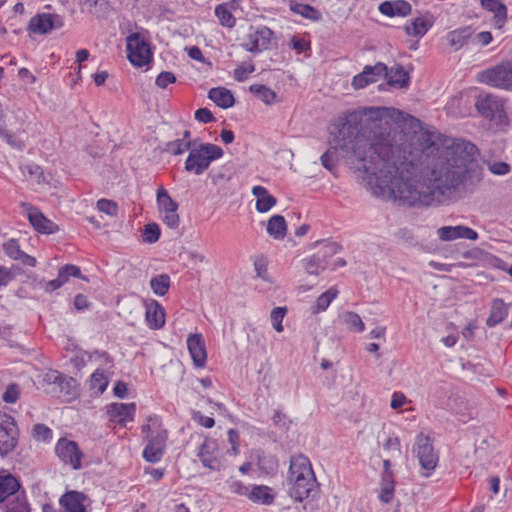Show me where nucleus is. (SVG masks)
I'll list each match as a JSON object with an SVG mask.
<instances>
[{
    "instance_id": "f257e3e1",
    "label": "nucleus",
    "mask_w": 512,
    "mask_h": 512,
    "mask_svg": "<svg viewBox=\"0 0 512 512\" xmlns=\"http://www.w3.org/2000/svg\"><path fill=\"white\" fill-rule=\"evenodd\" d=\"M363 113L349 111L339 117L330 132L333 146L320 160L324 168H336V153L357 161L372 193L409 206L441 204L459 191L469 176V166L477 147L464 139L446 136L437 130L415 134L414 149L420 153L416 162L402 160L389 144V135L361 126ZM411 127L421 122L408 115ZM398 153L400 151H397Z\"/></svg>"
},
{
    "instance_id": "f03ea898",
    "label": "nucleus",
    "mask_w": 512,
    "mask_h": 512,
    "mask_svg": "<svg viewBox=\"0 0 512 512\" xmlns=\"http://www.w3.org/2000/svg\"><path fill=\"white\" fill-rule=\"evenodd\" d=\"M222 156L223 150L220 146L211 143H201L198 139H194L184 168L187 172L201 175L209 168L213 161Z\"/></svg>"
},
{
    "instance_id": "7ed1b4c3",
    "label": "nucleus",
    "mask_w": 512,
    "mask_h": 512,
    "mask_svg": "<svg viewBox=\"0 0 512 512\" xmlns=\"http://www.w3.org/2000/svg\"><path fill=\"white\" fill-rule=\"evenodd\" d=\"M476 80L491 87L512 90V61H503L493 67L480 71Z\"/></svg>"
},
{
    "instance_id": "20e7f679",
    "label": "nucleus",
    "mask_w": 512,
    "mask_h": 512,
    "mask_svg": "<svg viewBox=\"0 0 512 512\" xmlns=\"http://www.w3.org/2000/svg\"><path fill=\"white\" fill-rule=\"evenodd\" d=\"M127 57L131 64L142 67L152 59L150 44L140 32H133L126 38Z\"/></svg>"
},
{
    "instance_id": "39448f33",
    "label": "nucleus",
    "mask_w": 512,
    "mask_h": 512,
    "mask_svg": "<svg viewBox=\"0 0 512 512\" xmlns=\"http://www.w3.org/2000/svg\"><path fill=\"white\" fill-rule=\"evenodd\" d=\"M413 452L419 460L424 476H429L436 468L438 463V454L435 452L432 440L423 433L417 435Z\"/></svg>"
},
{
    "instance_id": "423d86ee",
    "label": "nucleus",
    "mask_w": 512,
    "mask_h": 512,
    "mask_svg": "<svg viewBox=\"0 0 512 512\" xmlns=\"http://www.w3.org/2000/svg\"><path fill=\"white\" fill-rule=\"evenodd\" d=\"M274 32L267 26H250L248 33L243 37L241 46L250 53H260L270 46Z\"/></svg>"
},
{
    "instance_id": "0eeeda50",
    "label": "nucleus",
    "mask_w": 512,
    "mask_h": 512,
    "mask_svg": "<svg viewBox=\"0 0 512 512\" xmlns=\"http://www.w3.org/2000/svg\"><path fill=\"white\" fill-rule=\"evenodd\" d=\"M197 457L201 464L211 471H220L224 467L219 444L217 440L213 438L207 437L204 439L199 447Z\"/></svg>"
},
{
    "instance_id": "6e6552de",
    "label": "nucleus",
    "mask_w": 512,
    "mask_h": 512,
    "mask_svg": "<svg viewBox=\"0 0 512 512\" xmlns=\"http://www.w3.org/2000/svg\"><path fill=\"white\" fill-rule=\"evenodd\" d=\"M18 442V428L14 418L0 414V455L6 456L14 450Z\"/></svg>"
},
{
    "instance_id": "1a4fd4ad",
    "label": "nucleus",
    "mask_w": 512,
    "mask_h": 512,
    "mask_svg": "<svg viewBox=\"0 0 512 512\" xmlns=\"http://www.w3.org/2000/svg\"><path fill=\"white\" fill-rule=\"evenodd\" d=\"M167 437V431L160 426L147 436V444L143 450V457L147 462L157 463L162 459Z\"/></svg>"
},
{
    "instance_id": "9d476101",
    "label": "nucleus",
    "mask_w": 512,
    "mask_h": 512,
    "mask_svg": "<svg viewBox=\"0 0 512 512\" xmlns=\"http://www.w3.org/2000/svg\"><path fill=\"white\" fill-rule=\"evenodd\" d=\"M55 453L64 464L70 465L72 469L81 468L83 453L75 441L60 438L56 443Z\"/></svg>"
},
{
    "instance_id": "9b49d317",
    "label": "nucleus",
    "mask_w": 512,
    "mask_h": 512,
    "mask_svg": "<svg viewBox=\"0 0 512 512\" xmlns=\"http://www.w3.org/2000/svg\"><path fill=\"white\" fill-rule=\"evenodd\" d=\"M385 74H387V66L384 63L378 62L373 66L367 65L361 73L353 77L352 86L355 89L365 88L367 85L377 82Z\"/></svg>"
},
{
    "instance_id": "f8f14e48",
    "label": "nucleus",
    "mask_w": 512,
    "mask_h": 512,
    "mask_svg": "<svg viewBox=\"0 0 512 512\" xmlns=\"http://www.w3.org/2000/svg\"><path fill=\"white\" fill-rule=\"evenodd\" d=\"M289 485V495L296 501L302 502L304 499L314 497L317 492V481L315 475L301 478Z\"/></svg>"
},
{
    "instance_id": "ddd939ff",
    "label": "nucleus",
    "mask_w": 512,
    "mask_h": 512,
    "mask_svg": "<svg viewBox=\"0 0 512 512\" xmlns=\"http://www.w3.org/2000/svg\"><path fill=\"white\" fill-rule=\"evenodd\" d=\"M60 26H62V21L59 16L49 13H39L30 19L28 30L35 34L44 35Z\"/></svg>"
},
{
    "instance_id": "4468645a",
    "label": "nucleus",
    "mask_w": 512,
    "mask_h": 512,
    "mask_svg": "<svg viewBox=\"0 0 512 512\" xmlns=\"http://www.w3.org/2000/svg\"><path fill=\"white\" fill-rule=\"evenodd\" d=\"M23 207L25 208L29 222L37 232L53 234L58 231V226L53 221L47 219L39 209L28 204H23Z\"/></svg>"
},
{
    "instance_id": "2eb2a0df",
    "label": "nucleus",
    "mask_w": 512,
    "mask_h": 512,
    "mask_svg": "<svg viewBox=\"0 0 512 512\" xmlns=\"http://www.w3.org/2000/svg\"><path fill=\"white\" fill-rule=\"evenodd\" d=\"M314 475L310 460L300 454L290 458L287 482L293 483L301 478Z\"/></svg>"
},
{
    "instance_id": "dca6fc26",
    "label": "nucleus",
    "mask_w": 512,
    "mask_h": 512,
    "mask_svg": "<svg viewBox=\"0 0 512 512\" xmlns=\"http://www.w3.org/2000/svg\"><path fill=\"white\" fill-rule=\"evenodd\" d=\"M437 234L442 241H454L457 239H468L475 241L478 239V233L470 227L457 225V226H443L437 230Z\"/></svg>"
},
{
    "instance_id": "f3484780",
    "label": "nucleus",
    "mask_w": 512,
    "mask_h": 512,
    "mask_svg": "<svg viewBox=\"0 0 512 512\" xmlns=\"http://www.w3.org/2000/svg\"><path fill=\"white\" fill-rule=\"evenodd\" d=\"M187 347L196 367H204L207 360L205 342L201 334H191L187 338Z\"/></svg>"
},
{
    "instance_id": "a211bd4d",
    "label": "nucleus",
    "mask_w": 512,
    "mask_h": 512,
    "mask_svg": "<svg viewBox=\"0 0 512 512\" xmlns=\"http://www.w3.org/2000/svg\"><path fill=\"white\" fill-rule=\"evenodd\" d=\"M136 411L135 403H112L107 406V414L111 421L125 426L128 421H132Z\"/></svg>"
},
{
    "instance_id": "6ab92c4d",
    "label": "nucleus",
    "mask_w": 512,
    "mask_h": 512,
    "mask_svg": "<svg viewBox=\"0 0 512 512\" xmlns=\"http://www.w3.org/2000/svg\"><path fill=\"white\" fill-rule=\"evenodd\" d=\"M477 111L485 118L493 119L502 109V103L491 94L479 95L475 102Z\"/></svg>"
},
{
    "instance_id": "aec40b11",
    "label": "nucleus",
    "mask_w": 512,
    "mask_h": 512,
    "mask_svg": "<svg viewBox=\"0 0 512 512\" xmlns=\"http://www.w3.org/2000/svg\"><path fill=\"white\" fill-rule=\"evenodd\" d=\"M85 498L83 493L72 490L61 496L59 504L65 512H86Z\"/></svg>"
},
{
    "instance_id": "412c9836",
    "label": "nucleus",
    "mask_w": 512,
    "mask_h": 512,
    "mask_svg": "<svg viewBox=\"0 0 512 512\" xmlns=\"http://www.w3.org/2000/svg\"><path fill=\"white\" fill-rule=\"evenodd\" d=\"M432 26L433 18L426 14L412 19L409 24L405 25L404 30L408 36L423 37Z\"/></svg>"
},
{
    "instance_id": "4be33fe9",
    "label": "nucleus",
    "mask_w": 512,
    "mask_h": 512,
    "mask_svg": "<svg viewBox=\"0 0 512 512\" xmlns=\"http://www.w3.org/2000/svg\"><path fill=\"white\" fill-rule=\"evenodd\" d=\"M145 318L151 329H160L165 324L164 308L156 301L146 307Z\"/></svg>"
},
{
    "instance_id": "5701e85b",
    "label": "nucleus",
    "mask_w": 512,
    "mask_h": 512,
    "mask_svg": "<svg viewBox=\"0 0 512 512\" xmlns=\"http://www.w3.org/2000/svg\"><path fill=\"white\" fill-rule=\"evenodd\" d=\"M252 194L256 197V210L260 213L268 212L276 205V198L269 194L268 190L263 186H254Z\"/></svg>"
},
{
    "instance_id": "b1692460",
    "label": "nucleus",
    "mask_w": 512,
    "mask_h": 512,
    "mask_svg": "<svg viewBox=\"0 0 512 512\" xmlns=\"http://www.w3.org/2000/svg\"><path fill=\"white\" fill-rule=\"evenodd\" d=\"M21 488L19 480L12 474L0 475V503L16 495Z\"/></svg>"
},
{
    "instance_id": "393cba45",
    "label": "nucleus",
    "mask_w": 512,
    "mask_h": 512,
    "mask_svg": "<svg viewBox=\"0 0 512 512\" xmlns=\"http://www.w3.org/2000/svg\"><path fill=\"white\" fill-rule=\"evenodd\" d=\"M450 389L447 384H436L432 387L429 398L434 406L441 409H450Z\"/></svg>"
},
{
    "instance_id": "a878e982",
    "label": "nucleus",
    "mask_w": 512,
    "mask_h": 512,
    "mask_svg": "<svg viewBox=\"0 0 512 512\" xmlns=\"http://www.w3.org/2000/svg\"><path fill=\"white\" fill-rule=\"evenodd\" d=\"M208 98L223 109L230 108L235 103L232 92L224 87L211 88L208 92Z\"/></svg>"
},
{
    "instance_id": "bb28decb",
    "label": "nucleus",
    "mask_w": 512,
    "mask_h": 512,
    "mask_svg": "<svg viewBox=\"0 0 512 512\" xmlns=\"http://www.w3.org/2000/svg\"><path fill=\"white\" fill-rule=\"evenodd\" d=\"M484 9L494 13L495 24L500 28L506 22L507 8L498 0H480Z\"/></svg>"
},
{
    "instance_id": "cd10ccee",
    "label": "nucleus",
    "mask_w": 512,
    "mask_h": 512,
    "mask_svg": "<svg viewBox=\"0 0 512 512\" xmlns=\"http://www.w3.org/2000/svg\"><path fill=\"white\" fill-rule=\"evenodd\" d=\"M289 7L292 12L301 15L305 19L312 21H320L322 19L321 12L309 4L291 0Z\"/></svg>"
},
{
    "instance_id": "c85d7f7f",
    "label": "nucleus",
    "mask_w": 512,
    "mask_h": 512,
    "mask_svg": "<svg viewBox=\"0 0 512 512\" xmlns=\"http://www.w3.org/2000/svg\"><path fill=\"white\" fill-rule=\"evenodd\" d=\"M388 79V84L397 88H404L408 86L409 75L401 65L391 67L387 74L384 75Z\"/></svg>"
},
{
    "instance_id": "c756f323",
    "label": "nucleus",
    "mask_w": 512,
    "mask_h": 512,
    "mask_svg": "<svg viewBox=\"0 0 512 512\" xmlns=\"http://www.w3.org/2000/svg\"><path fill=\"white\" fill-rule=\"evenodd\" d=\"M267 233L274 239L281 240L286 236L287 225L282 215H274L267 222Z\"/></svg>"
},
{
    "instance_id": "7c9ffc66",
    "label": "nucleus",
    "mask_w": 512,
    "mask_h": 512,
    "mask_svg": "<svg viewBox=\"0 0 512 512\" xmlns=\"http://www.w3.org/2000/svg\"><path fill=\"white\" fill-rule=\"evenodd\" d=\"M508 315V308L501 299H495L492 303L491 312L486 320L489 327H494L501 323Z\"/></svg>"
},
{
    "instance_id": "2f4dec72",
    "label": "nucleus",
    "mask_w": 512,
    "mask_h": 512,
    "mask_svg": "<svg viewBox=\"0 0 512 512\" xmlns=\"http://www.w3.org/2000/svg\"><path fill=\"white\" fill-rule=\"evenodd\" d=\"M248 498L255 503L264 505H270L274 501V495L271 493V489L264 485L253 486L248 494Z\"/></svg>"
},
{
    "instance_id": "473e14b6",
    "label": "nucleus",
    "mask_w": 512,
    "mask_h": 512,
    "mask_svg": "<svg viewBox=\"0 0 512 512\" xmlns=\"http://www.w3.org/2000/svg\"><path fill=\"white\" fill-rule=\"evenodd\" d=\"M215 15L219 23L226 28H233L236 24V18L232 13L230 4L222 3L215 7Z\"/></svg>"
},
{
    "instance_id": "72a5a7b5",
    "label": "nucleus",
    "mask_w": 512,
    "mask_h": 512,
    "mask_svg": "<svg viewBox=\"0 0 512 512\" xmlns=\"http://www.w3.org/2000/svg\"><path fill=\"white\" fill-rule=\"evenodd\" d=\"M6 512H31L25 491H19L6 504Z\"/></svg>"
},
{
    "instance_id": "f704fd0d",
    "label": "nucleus",
    "mask_w": 512,
    "mask_h": 512,
    "mask_svg": "<svg viewBox=\"0 0 512 512\" xmlns=\"http://www.w3.org/2000/svg\"><path fill=\"white\" fill-rule=\"evenodd\" d=\"M249 90L267 105H271L276 102L277 94L265 85L253 84L249 87Z\"/></svg>"
},
{
    "instance_id": "c9c22d12",
    "label": "nucleus",
    "mask_w": 512,
    "mask_h": 512,
    "mask_svg": "<svg viewBox=\"0 0 512 512\" xmlns=\"http://www.w3.org/2000/svg\"><path fill=\"white\" fill-rule=\"evenodd\" d=\"M471 36V30L469 27H464L458 30H454L448 33L447 39L449 44L458 50L464 46L468 38Z\"/></svg>"
},
{
    "instance_id": "e433bc0d",
    "label": "nucleus",
    "mask_w": 512,
    "mask_h": 512,
    "mask_svg": "<svg viewBox=\"0 0 512 512\" xmlns=\"http://www.w3.org/2000/svg\"><path fill=\"white\" fill-rule=\"evenodd\" d=\"M157 204L162 212H176L178 210V203L170 197L163 187L157 190Z\"/></svg>"
},
{
    "instance_id": "4c0bfd02",
    "label": "nucleus",
    "mask_w": 512,
    "mask_h": 512,
    "mask_svg": "<svg viewBox=\"0 0 512 512\" xmlns=\"http://www.w3.org/2000/svg\"><path fill=\"white\" fill-rule=\"evenodd\" d=\"M328 267V261L323 260L320 253L305 260V269L311 275H318Z\"/></svg>"
},
{
    "instance_id": "58836bf2",
    "label": "nucleus",
    "mask_w": 512,
    "mask_h": 512,
    "mask_svg": "<svg viewBox=\"0 0 512 512\" xmlns=\"http://www.w3.org/2000/svg\"><path fill=\"white\" fill-rule=\"evenodd\" d=\"M153 292L158 296H164L170 287V277L167 274H159L154 276L150 281Z\"/></svg>"
},
{
    "instance_id": "ea45409f",
    "label": "nucleus",
    "mask_w": 512,
    "mask_h": 512,
    "mask_svg": "<svg viewBox=\"0 0 512 512\" xmlns=\"http://www.w3.org/2000/svg\"><path fill=\"white\" fill-rule=\"evenodd\" d=\"M394 479L390 477L389 474L386 476H382L381 478V491L379 494V499L383 503H390L394 496Z\"/></svg>"
},
{
    "instance_id": "a19ab883",
    "label": "nucleus",
    "mask_w": 512,
    "mask_h": 512,
    "mask_svg": "<svg viewBox=\"0 0 512 512\" xmlns=\"http://www.w3.org/2000/svg\"><path fill=\"white\" fill-rule=\"evenodd\" d=\"M337 295L338 291L336 288H329L317 298L315 307H313V312L318 313L325 311L329 307L330 303L337 297Z\"/></svg>"
},
{
    "instance_id": "79ce46f5",
    "label": "nucleus",
    "mask_w": 512,
    "mask_h": 512,
    "mask_svg": "<svg viewBox=\"0 0 512 512\" xmlns=\"http://www.w3.org/2000/svg\"><path fill=\"white\" fill-rule=\"evenodd\" d=\"M341 319L343 323L347 326L348 329L356 331V332H362L365 329V325L361 319V317L352 311L344 312L341 315Z\"/></svg>"
},
{
    "instance_id": "37998d69",
    "label": "nucleus",
    "mask_w": 512,
    "mask_h": 512,
    "mask_svg": "<svg viewBox=\"0 0 512 512\" xmlns=\"http://www.w3.org/2000/svg\"><path fill=\"white\" fill-rule=\"evenodd\" d=\"M192 145L193 141H184L176 139L174 141H169L165 143L163 151L170 153L171 155L177 156L183 154L185 151H189Z\"/></svg>"
},
{
    "instance_id": "c03bdc74",
    "label": "nucleus",
    "mask_w": 512,
    "mask_h": 512,
    "mask_svg": "<svg viewBox=\"0 0 512 512\" xmlns=\"http://www.w3.org/2000/svg\"><path fill=\"white\" fill-rule=\"evenodd\" d=\"M90 386L95 394L100 395L106 390L108 379L103 372L97 370L91 375Z\"/></svg>"
},
{
    "instance_id": "a18cd8bd",
    "label": "nucleus",
    "mask_w": 512,
    "mask_h": 512,
    "mask_svg": "<svg viewBox=\"0 0 512 512\" xmlns=\"http://www.w3.org/2000/svg\"><path fill=\"white\" fill-rule=\"evenodd\" d=\"M160 228L156 223H148L144 227L143 240L146 243H155L159 240Z\"/></svg>"
},
{
    "instance_id": "49530a36",
    "label": "nucleus",
    "mask_w": 512,
    "mask_h": 512,
    "mask_svg": "<svg viewBox=\"0 0 512 512\" xmlns=\"http://www.w3.org/2000/svg\"><path fill=\"white\" fill-rule=\"evenodd\" d=\"M254 71L255 65L253 63H242L234 70L233 76L236 81L243 82Z\"/></svg>"
},
{
    "instance_id": "de8ad7c7",
    "label": "nucleus",
    "mask_w": 512,
    "mask_h": 512,
    "mask_svg": "<svg viewBox=\"0 0 512 512\" xmlns=\"http://www.w3.org/2000/svg\"><path fill=\"white\" fill-rule=\"evenodd\" d=\"M286 311L287 310L285 307H276L271 311L270 318L272 326L277 332L283 331L282 321L286 314Z\"/></svg>"
},
{
    "instance_id": "09e8293b",
    "label": "nucleus",
    "mask_w": 512,
    "mask_h": 512,
    "mask_svg": "<svg viewBox=\"0 0 512 512\" xmlns=\"http://www.w3.org/2000/svg\"><path fill=\"white\" fill-rule=\"evenodd\" d=\"M3 250L10 258L14 260H19L23 253V251L20 249L18 242L14 239H11L4 243Z\"/></svg>"
},
{
    "instance_id": "8fccbe9b",
    "label": "nucleus",
    "mask_w": 512,
    "mask_h": 512,
    "mask_svg": "<svg viewBox=\"0 0 512 512\" xmlns=\"http://www.w3.org/2000/svg\"><path fill=\"white\" fill-rule=\"evenodd\" d=\"M97 208L99 211L109 216H116L118 212V206L116 202L104 198L97 201Z\"/></svg>"
},
{
    "instance_id": "3c124183",
    "label": "nucleus",
    "mask_w": 512,
    "mask_h": 512,
    "mask_svg": "<svg viewBox=\"0 0 512 512\" xmlns=\"http://www.w3.org/2000/svg\"><path fill=\"white\" fill-rule=\"evenodd\" d=\"M33 437L37 441H48L52 438V430L44 424H36L33 427Z\"/></svg>"
},
{
    "instance_id": "603ef678",
    "label": "nucleus",
    "mask_w": 512,
    "mask_h": 512,
    "mask_svg": "<svg viewBox=\"0 0 512 512\" xmlns=\"http://www.w3.org/2000/svg\"><path fill=\"white\" fill-rule=\"evenodd\" d=\"M488 170L498 176L506 175L510 172V165L502 161H489L487 162Z\"/></svg>"
},
{
    "instance_id": "864d4df0",
    "label": "nucleus",
    "mask_w": 512,
    "mask_h": 512,
    "mask_svg": "<svg viewBox=\"0 0 512 512\" xmlns=\"http://www.w3.org/2000/svg\"><path fill=\"white\" fill-rule=\"evenodd\" d=\"M228 442L231 446L229 450H227L228 455L236 456L239 453V441L240 435L239 432L235 429H229L227 432Z\"/></svg>"
},
{
    "instance_id": "5fc2aeb1",
    "label": "nucleus",
    "mask_w": 512,
    "mask_h": 512,
    "mask_svg": "<svg viewBox=\"0 0 512 512\" xmlns=\"http://www.w3.org/2000/svg\"><path fill=\"white\" fill-rule=\"evenodd\" d=\"M20 388L17 384H9L2 395V400L5 403L13 404L19 399Z\"/></svg>"
},
{
    "instance_id": "6e6d98bb",
    "label": "nucleus",
    "mask_w": 512,
    "mask_h": 512,
    "mask_svg": "<svg viewBox=\"0 0 512 512\" xmlns=\"http://www.w3.org/2000/svg\"><path fill=\"white\" fill-rule=\"evenodd\" d=\"M392 3H393V7H394L395 16L405 17V16L411 14L412 7H411L410 3H408L407 1L395 0V1H392Z\"/></svg>"
},
{
    "instance_id": "4d7b16f0",
    "label": "nucleus",
    "mask_w": 512,
    "mask_h": 512,
    "mask_svg": "<svg viewBox=\"0 0 512 512\" xmlns=\"http://www.w3.org/2000/svg\"><path fill=\"white\" fill-rule=\"evenodd\" d=\"M176 77L172 72L163 71L156 78V85L160 88H166L169 84L175 83Z\"/></svg>"
},
{
    "instance_id": "13d9d810",
    "label": "nucleus",
    "mask_w": 512,
    "mask_h": 512,
    "mask_svg": "<svg viewBox=\"0 0 512 512\" xmlns=\"http://www.w3.org/2000/svg\"><path fill=\"white\" fill-rule=\"evenodd\" d=\"M341 246L336 242H329L324 245L322 251H319L323 260L327 261V258L334 256L339 253Z\"/></svg>"
},
{
    "instance_id": "bf43d9fd",
    "label": "nucleus",
    "mask_w": 512,
    "mask_h": 512,
    "mask_svg": "<svg viewBox=\"0 0 512 512\" xmlns=\"http://www.w3.org/2000/svg\"><path fill=\"white\" fill-rule=\"evenodd\" d=\"M15 278V274L10 268L0 266V290L7 287Z\"/></svg>"
},
{
    "instance_id": "052dcab7",
    "label": "nucleus",
    "mask_w": 512,
    "mask_h": 512,
    "mask_svg": "<svg viewBox=\"0 0 512 512\" xmlns=\"http://www.w3.org/2000/svg\"><path fill=\"white\" fill-rule=\"evenodd\" d=\"M195 119L201 123H211L215 120L208 108H199L195 111Z\"/></svg>"
},
{
    "instance_id": "680f3d73",
    "label": "nucleus",
    "mask_w": 512,
    "mask_h": 512,
    "mask_svg": "<svg viewBox=\"0 0 512 512\" xmlns=\"http://www.w3.org/2000/svg\"><path fill=\"white\" fill-rule=\"evenodd\" d=\"M45 380L48 383H53L63 388L66 377L58 371H50L45 375Z\"/></svg>"
},
{
    "instance_id": "e2e57ef3",
    "label": "nucleus",
    "mask_w": 512,
    "mask_h": 512,
    "mask_svg": "<svg viewBox=\"0 0 512 512\" xmlns=\"http://www.w3.org/2000/svg\"><path fill=\"white\" fill-rule=\"evenodd\" d=\"M254 268L258 277L266 279L267 261L263 256L255 259Z\"/></svg>"
},
{
    "instance_id": "0e129e2a",
    "label": "nucleus",
    "mask_w": 512,
    "mask_h": 512,
    "mask_svg": "<svg viewBox=\"0 0 512 512\" xmlns=\"http://www.w3.org/2000/svg\"><path fill=\"white\" fill-rule=\"evenodd\" d=\"M163 221L171 229H176L179 226L180 219L176 212H164Z\"/></svg>"
},
{
    "instance_id": "69168bd1",
    "label": "nucleus",
    "mask_w": 512,
    "mask_h": 512,
    "mask_svg": "<svg viewBox=\"0 0 512 512\" xmlns=\"http://www.w3.org/2000/svg\"><path fill=\"white\" fill-rule=\"evenodd\" d=\"M229 487L231 492L240 496L248 497V494L250 492L249 487L244 485L241 481H232Z\"/></svg>"
},
{
    "instance_id": "338daca9",
    "label": "nucleus",
    "mask_w": 512,
    "mask_h": 512,
    "mask_svg": "<svg viewBox=\"0 0 512 512\" xmlns=\"http://www.w3.org/2000/svg\"><path fill=\"white\" fill-rule=\"evenodd\" d=\"M193 419L205 428H212L215 425V421L212 417L204 416L200 412L194 414Z\"/></svg>"
},
{
    "instance_id": "774afa93",
    "label": "nucleus",
    "mask_w": 512,
    "mask_h": 512,
    "mask_svg": "<svg viewBox=\"0 0 512 512\" xmlns=\"http://www.w3.org/2000/svg\"><path fill=\"white\" fill-rule=\"evenodd\" d=\"M384 449L391 450L397 455L401 454L400 440L398 437H389L383 445Z\"/></svg>"
}]
</instances>
